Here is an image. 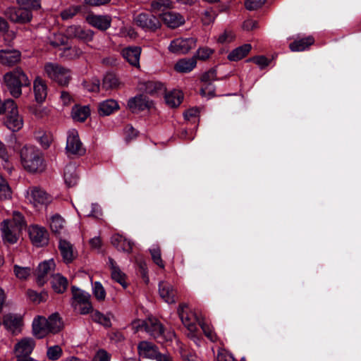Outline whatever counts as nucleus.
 Wrapping results in <instances>:
<instances>
[{
	"label": "nucleus",
	"instance_id": "f257e3e1",
	"mask_svg": "<svg viewBox=\"0 0 361 361\" xmlns=\"http://www.w3.org/2000/svg\"><path fill=\"white\" fill-rule=\"evenodd\" d=\"M32 334L37 338H43L48 334H56L63 328L62 318L57 313L50 314L47 318L37 316L32 321Z\"/></svg>",
	"mask_w": 361,
	"mask_h": 361
},
{
	"label": "nucleus",
	"instance_id": "f03ea898",
	"mask_svg": "<svg viewBox=\"0 0 361 361\" xmlns=\"http://www.w3.org/2000/svg\"><path fill=\"white\" fill-rule=\"evenodd\" d=\"M20 162L23 168L32 173H42L45 170L43 154L37 147L24 145L20 150Z\"/></svg>",
	"mask_w": 361,
	"mask_h": 361
},
{
	"label": "nucleus",
	"instance_id": "7ed1b4c3",
	"mask_svg": "<svg viewBox=\"0 0 361 361\" xmlns=\"http://www.w3.org/2000/svg\"><path fill=\"white\" fill-rule=\"evenodd\" d=\"M4 84L13 97L18 98L22 94V87H28L31 81L25 73L20 68L6 73L4 76Z\"/></svg>",
	"mask_w": 361,
	"mask_h": 361
},
{
	"label": "nucleus",
	"instance_id": "20e7f679",
	"mask_svg": "<svg viewBox=\"0 0 361 361\" xmlns=\"http://www.w3.org/2000/svg\"><path fill=\"white\" fill-rule=\"evenodd\" d=\"M25 228L23 215L20 212H13L11 219L4 220L1 224L3 239L5 242L13 244L17 242L22 230Z\"/></svg>",
	"mask_w": 361,
	"mask_h": 361
},
{
	"label": "nucleus",
	"instance_id": "39448f33",
	"mask_svg": "<svg viewBox=\"0 0 361 361\" xmlns=\"http://www.w3.org/2000/svg\"><path fill=\"white\" fill-rule=\"evenodd\" d=\"M6 117L4 124L13 132L20 130L24 124L23 116L19 113L18 108L12 99L5 101Z\"/></svg>",
	"mask_w": 361,
	"mask_h": 361
},
{
	"label": "nucleus",
	"instance_id": "423d86ee",
	"mask_svg": "<svg viewBox=\"0 0 361 361\" xmlns=\"http://www.w3.org/2000/svg\"><path fill=\"white\" fill-rule=\"evenodd\" d=\"M44 69L47 77L59 85H67L71 79L70 70L58 63H47Z\"/></svg>",
	"mask_w": 361,
	"mask_h": 361
},
{
	"label": "nucleus",
	"instance_id": "0eeeda50",
	"mask_svg": "<svg viewBox=\"0 0 361 361\" xmlns=\"http://www.w3.org/2000/svg\"><path fill=\"white\" fill-rule=\"evenodd\" d=\"M25 198L35 208L47 207L53 200L51 195L37 186L30 187L27 190Z\"/></svg>",
	"mask_w": 361,
	"mask_h": 361
},
{
	"label": "nucleus",
	"instance_id": "6e6552de",
	"mask_svg": "<svg viewBox=\"0 0 361 361\" xmlns=\"http://www.w3.org/2000/svg\"><path fill=\"white\" fill-rule=\"evenodd\" d=\"M145 331L160 341H172L175 334L172 331L165 332L161 324L155 318H149L145 323Z\"/></svg>",
	"mask_w": 361,
	"mask_h": 361
},
{
	"label": "nucleus",
	"instance_id": "1a4fd4ad",
	"mask_svg": "<svg viewBox=\"0 0 361 361\" xmlns=\"http://www.w3.org/2000/svg\"><path fill=\"white\" fill-rule=\"evenodd\" d=\"M178 315L185 328L193 334L196 330V323L203 321V318L199 317L197 313L191 310L186 304L180 305L178 309Z\"/></svg>",
	"mask_w": 361,
	"mask_h": 361
},
{
	"label": "nucleus",
	"instance_id": "9d476101",
	"mask_svg": "<svg viewBox=\"0 0 361 361\" xmlns=\"http://www.w3.org/2000/svg\"><path fill=\"white\" fill-rule=\"evenodd\" d=\"M4 15L11 22L27 23L32 18L30 11L26 8L8 7L4 11Z\"/></svg>",
	"mask_w": 361,
	"mask_h": 361
},
{
	"label": "nucleus",
	"instance_id": "9b49d317",
	"mask_svg": "<svg viewBox=\"0 0 361 361\" xmlns=\"http://www.w3.org/2000/svg\"><path fill=\"white\" fill-rule=\"evenodd\" d=\"M197 40L195 38H177L171 42L169 49L176 54H185L196 46Z\"/></svg>",
	"mask_w": 361,
	"mask_h": 361
},
{
	"label": "nucleus",
	"instance_id": "f8f14e48",
	"mask_svg": "<svg viewBox=\"0 0 361 361\" xmlns=\"http://www.w3.org/2000/svg\"><path fill=\"white\" fill-rule=\"evenodd\" d=\"M66 149L68 153L76 155H82L85 152L79 138L78 133L75 129H71L68 132Z\"/></svg>",
	"mask_w": 361,
	"mask_h": 361
},
{
	"label": "nucleus",
	"instance_id": "ddd939ff",
	"mask_svg": "<svg viewBox=\"0 0 361 361\" xmlns=\"http://www.w3.org/2000/svg\"><path fill=\"white\" fill-rule=\"evenodd\" d=\"M134 20L137 26L145 30L155 31L161 27V23L156 16L145 13L137 15Z\"/></svg>",
	"mask_w": 361,
	"mask_h": 361
},
{
	"label": "nucleus",
	"instance_id": "4468645a",
	"mask_svg": "<svg viewBox=\"0 0 361 361\" xmlns=\"http://www.w3.org/2000/svg\"><path fill=\"white\" fill-rule=\"evenodd\" d=\"M29 235L32 243L37 247H42L48 243L49 234L43 227L31 226L29 228Z\"/></svg>",
	"mask_w": 361,
	"mask_h": 361
},
{
	"label": "nucleus",
	"instance_id": "2eb2a0df",
	"mask_svg": "<svg viewBox=\"0 0 361 361\" xmlns=\"http://www.w3.org/2000/svg\"><path fill=\"white\" fill-rule=\"evenodd\" d=\"M35 347V341L32 338H22L14 345L13 352L15 356H30Z\"/></svg>",
	"mask_w": 361,
	"mask_h": 361
},
{
	"label": "nucleus",
	"instance_id": "dca6fc26",
	"mask_svg": "<svg viewBox=\"0 0 361 361\" xmlns=\"http://www.w3.org/2000/svg\"><path fill=\"white\" fill-rule=\"evenodd\" d=\"M85 19L90 25L102 31L106 30L111 24V18L108 15L90 13L86 16Z\"/></svg>",
	"mask_w": 361,
	"mask_h": 361
},
{
	"label": "nucleus",
	"instance_id": "f3484780",
	"mask_svg": "<svg viewBox=\"0 0 361 361\" xmlns=\"http://www.w3.org/2000/svg\"><path fill=\"white\" fill-rule=\"evenodd\" d=\"M67 37L77 38L84 42L92 40L94 32L91 30H85L80 25H71L66 30Z\"/></svg>",
	"mask_w": 361,
	"mask_h": 361
},
{
	"label": "nucleus",
	"instance_id": "a211bd4d",
	"mask_svg": "<svg viewBox=\"0 0 361 361\" xmlns=\"http://www.w3.org/2000/svg\"><path fill=\"white\" fill-rule=\"evenodd\" d=\"M55 266L53 259L45 260L38 265L35 271L38 285L43 286L46 283L47 275L54 269Z\"/></svg>",
	"mask_w": 361,
	"mask_h": 361
},
{
	"label": "nucleus",
	"instance_id": "6ab92c4d",
	"mask_svg": "<svg viewBox=\"0 0 361 361\" xmlns=\"http://www.w3.org/2000/svg\"><path fill=\"white\" fill-rule=\"evenodd\" d=\"M159 18L168 27L174 29L185 23L184 17L174 11H167L160 14Z\"/></svg>",
	"mask_w": 361,
	"mask_h": 361
},
{
	"label": "nucleus",
	"instance_id": "aec40b11",
	"mask_svg": "<svg viewBox=\"0 0 361 361\" xmlns=\"http://www.w3.org/2000/svg\"><path fill=\"white\" fill-rule=\"evenodd\" d=\"M3 324L8 331L16 335L21 331L23 319L19 315L8 314L4 317Z\"/></svg>",
	"mask_w": 361,
	"mask_h": 361
},
{
	"label": "nucleus",
	"instance_id": "412c9836",
	"mask_svg": "<svg viewBox=\"0 0 361 361\" xmlns=\"http://www.w3.org/2000/svg\"><path fill=\"white\" fill-rule=\"evenodd\" d=\"M20 52L16 49L0 50V63L4 66H11L20 61Z\"/></svg>",
	"mask_w": 361,
	"mask_h": 361
},
{
	"label": "nucleus",
	"instance_id": "4be33fe9",
	"mask_svg": "<svg viewBox=\"0 0 361 361\" xmlns=\"http://www.w3.org/2000/svg\"><path fill=\"white\" fill-rule=\"evenodd\" d=\"M35 99L37 103H42L47 97V85L42 78L37 76L33 81Z\"/></svg>",
	"mask_w": 361,
	"mask_h": 361
},
{
	"label": "nucleus",
	"instance_id": "5701e85b",
	"mask_svg": "<svg viewBox=\"0 0 361 361\" xmlns=\"http://www.w3.org/2000/svg\"><path fill=\"white\" fill-rule=\"evenodd\" d=\"M159 293L161 299L169 303L176 302V291L171 284L166 281H161L159 284Z\"/></svg>",
	"mask_w": 361,
	"mask_h": 361
},
{
	"label": "nucleus",
	"instance_id": "b1692460",
	"mask_svg": "<svg viewBox=\"0 0 361 361\" xmlns=\"http://www.w3.org/2000/svg\"><path fill=\"white\" fill-rule=\"evenodd\" d=\"M138 354L147 359H156L159 354L155 345L148 341H141L137 345Z\"/></svg>",
	"mask_w": 361,
	"mask_h": 361
},
{
	"label": "nucleus",
	"instance_id": "393cba45",
	"mask_svg": "<svg viewBox=\"0 0 361 361\" xmlns=\"http://www.w3.org/2000/svg\"><path fill=\"white\" fill-rule=\"evenodd\" d=\"M59 249L63 260L67 264L71 262L77 256L73 245L66 240H60Z\"/></svg>",
	"mask_w": 361,
	"mask_h": 361
},
{
	"label": "nucleus",
	"instance_id": "a878e982",
	"mask_svg": "<svg viewBox=\"0 0 361 361\" xmlns=\"http://www.w3.org/2000/svg\"><path fill=\"white\" fill-rule=\"evenodd\" d=\"M141 49L138 47H127L122 50L123 58L133 66L140 67Z\"/></svg>",
	"mask_w": 361,
	"mask_h": 361
},
{
	"label": "nucleus",
	"instance_id": "bb28decb",
	"mask_svg": "<svg viewBox=\"0 0 361 361\" xmlns=\"http://www.w3.org/2000/svg\"><path fill=\"white\" fill-rule=\"evenodd\" d=\"M111 243L120 251L129 253L133 250V243L119 234H115L111 237Z\"/></svg>",
	"mask_w": 361,
	"mask_h": 361
},
{
	"label": "nucleus",
	"instance_id": "cd10ccee",
	"mask_svg": "<svg viewBox=\"0 0 361 361\" xmlns=\"http://www.w3.org/2000/svg\"><path fill=\"white\" fill-rule=\"evenodd\" d=\"M128 106L130 110L135 111L149 108L150 104L146 96L140 94L130 99L128 102Z\"/></svg>",
	"mask_w": 361,
	"mask_h": 361
},
{
	"label": "nucleus",
	"instance_id": "c85d7f7f",
	"mask_svg": "<svg viewBox=\"0 0 361 361\" xmlns=\"http://www.w3.org/2000/svg\"><path fill=\"white\" fill-rule=\"evenodd\" d=\"M195 57L184 58L178 60L174 66V69L178 73H189L196 66Z\"/></svg>",
	"mask_w": 361,
	"mask_h": 361
},
{
	"label": "nucleus",
	"instance_id": "c756f323",
	"mask_svg": "<svg viewBox=\"0 0 361 361\" xmlns=\"http://www.w3.org/2000/svg\"><path fill=\"white\" fill-rule=\"evenodd\" d=\"M108 264L111 269L112 279L126 288L127 283L126 282L125 274L121 271L116 262L112 258H109Z\"/></svg>",
	"mask_w": 361,
	"mask_h": 361
},
{
	"label": "nucleus",
	"instance_id": "7c9ffc66",
	"mask_svg": "<svg viewBox=\"0 0 361 361\" xmlns=\"http://www.w3.org/2000/svg\"><path fill=\"white\" fill-rule=\"evenodd\" d=\"M77 166L73 164L67 165L64 171L65 183L68 187L74 186L78 181Z\"/></svg>",
	"mask_w": 361,
	"mask_h": 361
},
{
	"label": "nucleus",
	"instance_id": "2f4dec72",
	"mask_svg": "<svg viewBox=\"0 0 361 361\" xmlns=\"http://www.w3.org/2000/svg\"><path fill=\"white\" fill-rule=\"evenodd\" d=\"M252 46L250 44H245L233 49L228 55V59L231 61H237L245 56L250 51Z\"/></svg>",
	"mask_w": 361,
	"mask_h": 361
},
{
	"label": "nucleus",
	"instance_id": "473e14b6",
	"mask_svg": "<svg viewBox=\"0 0 361 361\" xmlns=\"http://www.w3.org/2000/svg\"><path fill=\"white\" fill-rule=\"evenodd\" d=\"M71 290L73 294L72 305L74 308H78V305L80 303L90 301V295L88 293L82 290L75 286L72 287Z\"/></svg>",
	"mask_w": 361,
	"mask_h": 361
},
{
	"label": "nucleus",
	"instance_id": "72a5a7b5",
	"mask_svg": "<svg viewBox=\"0 0 361 361\" xmlns=\"http://www.w3.org/2000/svg\"><path fill=\"white\" fill-rule=\"evenodd\" d=\"M119 109L118 102L114 99H107L99 104V114L102 116H109Z\"/></svg>",
	"mask_w": 361,
	"mask_h": 361
},
{
	"label": "nucleus",
	"instance_id": "f704fd0d",
	"mask_svg": "<svg viewBox=\"0 0 361 361\" xmlns=\"http://www.w3.org/2000/svg\"><path fill=\"white\" fill-rule=\"evenodd\" d=\"M51 283L54 290L57 293H63L68 286L66 278L59 274H56L52 276Z\"/></svg>",
	"mask_w": 361,
	"mask_h": 361
},
{
	"label": "nucleus",
	"instance_id": "c9c22d12",
	"mask_svg": "<svg viewBox=\"0 0 361 361\" xmlns=\"http://www.w3.org/2000/svg\"><path fill=\"white\" fill-rule=\"evenodd\" d=\"M314 43V39L312 37L295 40L289 45L290 49L292 51H302L307 49Z\"/></svg>",
	"mask_w": 361,
	"mask_h": 361
},
{
	"label": "nucleus",
	"instance_id": "e433bc0d",
	"mask_svg": "<svg viewBox=\"0 0 361 361\" xmlns=\"http://www.w3.org/2000/svg\"><path fill=\"white\" fill-rule=\"evenodd\" d=\"M183 93L179 90H173L165 95L166 103L171 107L178 106L182 102Z\"/></svg>",
	"mask_w": 361,
	"mask_h": 361
},
{
	"label": "nucleus",
	"instance_id": "4c0bfd02",
	"mask_svg": "<svg viewBox=\"0 0 361 361\" xmlns=\"http://www.w3.org/2000/svg\"><path fill=\"white\" fill-rule=\"evenodd\" d=\"M80 209L82 214L86 216H94L98 218L102 216L100 207L97 204H92L91 205H89L88 204H81Z\"/></svg>",
	"mask_w": 361,
	"mask_h": 361
},
{
	"label": "nucleus",
	"instance_id": "58836bf2",
	"mask_svg": "<svg viewBox=\"0 0 361 361\" xmlns=\"http://www.w3.org/2000/svg\"><path fill=\"white\" fill-rule=\"evenodd\" d=\"M12 193L11 188L8 182L0 174V202L11 200Z\"/></svg>",
	"mask_w": 361,
	"mask_h": 361
},
{
	"label": "nucleus",
	"instance_id": "ea45409f",
	"mask_svg": "<svg viewBox=\"0 0 361 361\" xmlns=\"http://www.w3.org/2000/svg\"><path fill=\"white\" fill-rule=\"evenodd\" d=\"M88 106H75L72 109V117L75 121H84L90 115Z\"/></svg>",
	"mask_w": 361,
	"mask_h": 361
},
{
	"label": "nucleus",
	"instance_id": "a19ab883",
	"mask_svg": "<svg viewBox=\"0 0 361 361\" xmlns=\"http://www.w3.org/2000/svg\"><path fill=\"white\" fill-rule=\"evenodd\" d=\"M49 226L53 232L60 233L65 228V220L60 215L54 214L50 218Z\"/></svg>",
	"mask_w": 361,
	"mask_h": 361
},
{
	"label": "nucleus",
	"instance_id": "79ce46f5",
	"mask_svg": "<svg viewBox=\"0 0 361 361\" xmlns=\"http://www.w3.org/2000/svg\"><path fill=\"white\" fill-rule=\"evenodd\" d=\"M82 54V51L78 47H69L64 48L60 56L68 60H72L79 58Z\"/></svg>",
	"mask_w": 361,
	"mask_h": 361
},
{
	"label": "nucleus",
	"instance_id": "37998d69",
	"mask_svg": "<svg viewBox=\"0 0 361 361\" xmlns=\"http://www.w3.org/2000/svg\"><path fill=\"white\" fill-rule=\"evenodd\" d=\"M119 84V80L114 74L107 73L103 79L102 87L105 90L115 89Z\"/></svg>",
	"mask_w": 361,
	"mask_h": 361
},
{
	"label": "nucleus",
	"instance_id": "c03bdc74",
	"mask_svg": "<svg viewBox=\"0 0 361 361\" xmlns=\"http://www.w3.org/2000/svg\"><path fill=\"white\" fill-rule=\"evenodd\" d=\"M48 41L52 47H59L67 43L68 37L61 33H54L49 37Z\"/></svg>",
	"mask_w": 361,
	"mask_h": 361
},
{
	"label": "nucleus",
	"instance_id": "a18cd8bd",
	"mask_svg": "<svg viewBox=\"0 0 361 361\" xmlns=\"http://www.w3.org/2000/svg\"><path fill=\"white\" fill-rule=\"evenodd\" d=\"M13 272L18 279L20 280H25L30 276L32 273V269L28 267H20L18 265H14Z\"/></svg>",
	"mask_w": 361,
	"mask_h": 361
},
{
	"label": "nucleus",
	"instance_id": "49530a36",
	"mask_svg": "<svg viewBox=\"0 0 361 361\" xmlns=\"http://www.w3.org/2000/svg\"><path fill=\"white\" fill-rule=\"evenodd\" d=\"M149 252L153 262L160 268L164 269L165 266L161 259L160 248L157 245H154L149 249Z\"/></svg>",
	"mask_w": 361,
	"mask_h": 361
},
{
	"label": "nucleus",
	"instance_id": "de8ad7c7",
	"mask_svg": "<svg viewBox=\"0 0 361 361\" xmlns=\"http://www.w3.org/2000/svg\"><path fill=\"white\" fill-rule=\"evenodd\" d=\"M171 6L172 2L170 0H154L151 3V8L153 12L161 11Z\"/></svg>",
	"mask_w": 361,
	"mask_h": 361
},
{
	"label": "nucleus",
	"instance_id": "09e8293b",
	"mask_svg": "<svg viewBox=\"0 0 361 361\" xmlns=\"http://www.w3.org/2000/svg\"><path fill=\"white\" fill-rule=\"evenodd\" d=\"M199 325L201 326L204 335L212 342L217 341V336L214 332L212 326L207 324L204 320L199 322Z\"/></svg>",
	"mask_w": 361,
	"mask_h": 361
},
{
	"label": "nucleus",
	"instance_id": "8fccbe9b",
	"mask_svg": "<svg viewBox=\"0 0 361 361\" xmlns=\"http://www.w3.org/2000/svg\"><path fill=\"white\" fill-rule=\"evenodd\" d=\"M62 353L61 348L58 345H55L47 348V356L51 360H57L61 357Z\"/></svg>",
	"mask_w": 361,
	"mask_h": 361
},
{
	"label": "nucleus",
	"instance_id": "3c124183",
	"mask_svg": "<svg viewBox=\"0 0 361 361\" xmlns=\"http://www.w3.org/2000/svg\"><path fill=\"white\" fill-rule=\"evenodd\" d=\"M92 293L99 301H103L105 299L106 291L100 282H94L92 286Z\"/></svg>",
	"mask_w": 361,
	"mask_h": 361
},
{
	"label": "nucleus",
	"instance_id": "603ef678",
	"mask_svg": "<svg viewBox=\"0 0 361 361\" xmlns=\"http://www.w3.org/2000/svg\"><path fill=\"white\" fill-rule=\"evenodd\" d=\"M80 11V6H73L63 10L61 13V16L63 20H67L73 18Z\"/></svg>",
	"mask_w": 361,
	"mask_h": 361
},
{
	"label": "nucleus",
	"instance_id": "864d4df0",
	"mask_svg": "<svg viewBox=\"0 0 361 361\" xmlns=\"http://www.w3.org/2000/svg\"><path fill=\"white\" fill-rule=\"evenodd\" d=\"M216 17V14L215 11L210 8L209 10H207L204 11L202 16V21L204 25H209L211 23H214L215 18Z\"/></svg>",
	"mask_w": 361,
	"mask_h": 361
},
{
	"label": "nucleus",
	"instance_id": "5fc2aeb1",
	"mask_svg": "<svg viewBox=\"0 0 361 361\" xmlns=\"http://www.w3.org/2000/svg\"><path fill=\"white\" fill-rule=\"evenodd\" d=\"M213 52V49L210 48L200 47L197 49L193 57H195V59H199L200 60H206L210 57Z\"/></svg>",
	"mask_w": 361,
	"mask_h": 361
},
{
	"label": "nucleus",
	"instance_id": "6e6d98bb",
	"mask_svg": "<svg viewBox=\"0 0 361 361\" xmlns=\"http://www.w3.org/2000/svg\"><path fill=\"white\" fill-rule=\"evenodd\" d=\"M37 139L38 140L41 146L44 149L48 148L52 142L51 135L44 133H39V135L37 136Z\"/></svg>",
	"mask_w": 361,
	"mask_h": 361
},
{
	"label": "nucleus",
	"instance_id": "4d7b16f0",
	"mask_svg": "<svg viewBox=\"0 0 361 361\" xmlns=\"http://www.w3.org/2000/svg\"><path fill=\"white\" fill-rule=\"evenodd\" d=\"M17 2L27 9H38L41 6L40 0H17Z\"/></svg>",
	"mask_w": 361,
	"mask_h": 361
},
{
	"label": "nucleus",
	"instance_id": "13d9d810",
	"mask_svg": "<svg viewBox=\"0 0 361 361\" xmlns=\"http://www.w3.org/2000/svg\"><path fill=\"white\" fill-rule=\"evenodd\" d=\"M92 318L94 321L102 324L104 326L108 327L111 326V321L109 318L99 312H94L92 315Z\"/></svg>",
	"mask_w": 361,
	"mask_h": 361
},
{
	"label": "nucleus",
	"instance_id": "bf43d9fd",
	"mask_svg": "<svg viewBox=\"0 0 361 361\" xmlns=\"http://www.w3.org/2000/svg\"><path fill=\"white\" fill-rule=\"evenodd\" d=\"M215 88L212 83L204 84L200 93L202 97L210 98L214 96Z\"/></svg>",
	"mask_w": 361,
	"mask_h": 361
},
{
	"label": "nucleus",
	"instance_id": "052dcab7",
	"mask_svg": "<svg viewBox=\"0 0 361 361\" xmlns=\"http://www.w3.org/2000/svg\"><path fill=\"white\" fill-rule=\"evenodd\" d=\"M234 38L235 35L233 32L225 30L219 36L217 41L219 43H228L232 42Z\"/></svg>",
	"mask_w": 361,
	"mask_h": 361
},
{
	"label": "nucleus",
	"instance_id": "680f3d73",
	"mask_svg": "<svg viewBox=\"0 0 361 361\" xmlns=\"http://www.w3.org/2000/svg\"><path fill=\"white\" fill-rule=\"evenodd\" d=\"M265 1L266 0H246L245 5L247 9L252 11L260 8Z\"/></svg>",
	"mask_w": 361,
	"mask_h": 361
},
{
	"label": "nucleus",
	"instance_id": "e2e57ef3",
	"mask_svg": "<svg viewBox=\"0 0 361 361\" xmlns=\"http://www.w3.org/2000/svg\"><path fill=\"white\" fill-rule=\"evenodd\" d=\"M216 80V71L214 69H211L204 73L202 76V81L204 84L212 83V81Z\"/></svg>",
	"mask_w": 361,
	"mask_h": 361
},
{
	"label": "nucleus",
	"instance_id": "0e129e2a",
	"mask_svg": "<svg viewBox=\"0 0 361 361\" xmlns=\"http://www.w3.org/2000/svg\"><path fill=\"white\" fill-rule=\"evenodd\" d=\"M84 87L89 92H97L99 90V80L94 79L91 82H84Z\"/></svg>",
	"mask_w": 361,
	"mask_h": 361
},
{
	"label": "nucleus",
	"instance_id": "69168bd1",
	"mask_svg": "<svg viewBox=\"0 0 361 361\" xmlns=\"http://www.w3.org/2000/svg\"><path fill=\"white\" fill-rule=\"evenodd\" d=\"M250 61L254 62L261 68H264L269 65V60L264 56H255L250 59Z\"/></svg>",
	"mask_w": 361,
	"mask_h": 361
},
{
	"label": "nucleus",
	"instance_id": "338daca9",
	"mask_svg": "<svg viewBox=\"0 0 361 361\" xmlns=\"http://www.w3.org/2000/svg\"><path fill=\"white\" fill-rule=\"evenodd\" d=\"M27 295L30 300L34 302L39 303L40 302L44 300L42 294H39L38 293L33 290H28L27 292Z\"/></svg>",
	"mask_w": 361,
	"mask_h": 361
},
{
	"label": "nucleus",
	"instance_id": "774afa93",
	"mask_svg": "<svg viewBox=\"0 0 361 361\" xmlns=\"http://www.w3.org/2000/svg\"><path fill=\"white\" fill-rule=\"evenodd\" d=\"M110 355L106 351L104 350H99L94 355L92 361H109Z\"/></svg>",
	"mask_w": 361,
	"mask_h": 361
}]
</instances>
